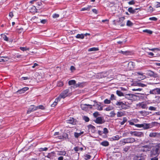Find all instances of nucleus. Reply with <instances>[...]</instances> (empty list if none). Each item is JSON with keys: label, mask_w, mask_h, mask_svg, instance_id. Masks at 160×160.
<instances>
[{"label": "nucleus", "mask_w": 160, "mask_h": 160, "mask_svg": "<svg viewBox=\"0 0 160 160\" xmlns=\"http://www.w3.org/2000/svg\"><path fill=\"white\" fill-rule=\"evenodd\" d=\"M143 143L147 144L143 145V142L141 143L139 146L140 150L143 152H147L151 151L152 147V143H148L147 142H144Z\"/></svg>", "instance_id": "f257e3e1"}, {"label": "nucleus", "mask_w": 160, "mask_h": 160, "mask_svg": "<svg viewBox=\"0 0 160 160\" xmlns=\"http://www.w3.org/2000/svg\"><path fill=\"white\" fill-rule=\"evenodd\" d=\"M151 150V157H153L154 156H158L160 153V143L152 147Z\"/></svg>", "instance_id": "f03ea898"}, {"label": "nucleus", "mask_w": 160, "mask_h": 160, "mask_svg": "<svg viewBox=\"0 0 160 160\" xmlns=\"http://www.w3.org/2000/svg\"><path fill=\"white\" fill-rule=\"evenodd\" d=\"M136 140L134 138H125L123 139L122 142L124 144L128 143H132L135 142Z\"/></svg>", "instance_id": "7ed1b4c3"}, {"label": "nucleus", "mask_w": 160, "mask_h": 160, "mask_svg": "<svg viewBox=\"0 0 160 160\" xmlns=\"http://www.w3.org/2000/svg\"><path fill=\"white\" fill-rule=\"evenodd\" d=\"M69 92V90L68 89H66L62 93H61L59 97H60V99L61 98H65V97L68 96Z\"/></svg>", "instance_id": "20e7f679"}, {"label": "nucleus", "mask_w": 160, "mask_h": 160, "mask_svg": "<svg viewBox=\"0 0 160 160\" xmlns=\"http://www.w3.org/2000/svg\"><path fill=\"white\" fill-rule=\"evenodd\" d=\"M146 158V155L144 154L138 155L134 157V160H144Z\"/></svg>", "instance_id": "39448f33"}, {"label": "nucleus", "mask_w": 160, "mask_h": 160, "mask_svg": "<svg viewBox=\"0 0 160 160\" xmlns=\"http://www.w3.org/2000/svg\"><path fill=\"white\" fill-rule=\"evenodd\" d=\"M37 107L34 105H31L28 110L27 111V113L29 114L31 112H33L36 110H37Z\"/></svg>", "instance_id": "423d86ee"}, {"label": "nucleus", "mask_w": 160, "mask_h": 160, "mask_svg": "<svg viewBox=\"0 0 160 160\" xmlns=\"http://www.w3.org/2000/svg\"><path fill=\"white\" fill-rule=\"evenodd\" d=\"M147 75L151 77H153L154 78H156L158 77L157 74L155 73L153 71L150 70L147 71Z\"/></svg>", "instance_id": "0eeeda50"}, {"label": "nucleus", "mask_w": 160, "mask_h": 160, "mask_svg": "<svg viewBox=\"0 0 160 160\" xmlns=\"http://www.w3.org/2000/svg\"><path fill=\"white\" fill-rule=\"evenodd\" d=\"M95 122L96 123L100 124H102L104 122L103 118L102 117H98L97 118Z\"/></svg>", "instance_id": "6e6552de"}, {"label": "nucleus", "mask_w": 160, "mask_h": 160, "mask_svg": "<svg viewBox=\"0 0 160 160\" xmlns=\"http://www.w3.org/2000/svg\"><path fill=\"white\" fill-rule=\"evenodd\" d=\"M89 107L90 108H92V105L89 104H82L81 105V108L84 110H86Z\"/></svg>", "instance_id": "1a4fd4ad"}, {"label": "nucleus", "mask_w": 160, "mask_h": 160, "mask_svg": "<svg viewBox=\"0 0 160 160\" xmlns=\"http://www.w3.org/2000/svg\"><path fill=\"white\" fill-rule=\"evenodd\" d=\"M28 87H25L22 89H20L18 90L16 93L18 94H21L24 93L25 91L28 90Z\"/></svg>", "instance_id": "9d476101"}, {"label": "nucleus", "mask_w": 160, "mask_h": 160, "mask_svg": "<svg viewBox=\"0 0 160 160\" xmlns=\"http://www.w3.org/2000/svg\"><path fill=\"white\" fill-rule=\"evenodd\" d=\"M125 18L124 17H121L119 18L118 20H114L113 22H115L114 23V24L115 25H116L117 24V23H122L123 22V21L125 20Z\"/></svg>", "instance_id": "9b49d317"}, {"label": "nucleus", "mask_w": 160, "mask_h": 160, "mask_svg": "<svg viewBox=\"0 0 160 160\" xmlns=\"http://www.w3.org/2000/svg\"><path fill=\"white\" fill-rule=\"evenodd\" d=\"M135 66L134 63L132 61L130 62L128 64V67L130 70H132Z\"/></svg>", "instance_id": "f8f14e48"}, {"label": "nucleus", "mask_w": 160, "mask_h": 160, "mask_svg": "<svg viewBox=\"0 0 160 160\" xmlns=\"http://www.w3.org/2000/svg\"><path fill=\"white\" fill-rule=\"evenodd\" d=\"M124 96L126 98L128 99H132L133 98L134 96H135V95L133 94H127L124 95Z\"/></svg>", "instance_id": "ddd939ff"}, {"label": "nucleus", "mask_w": 160, "mask_h": 160, "mask_svg": "<svg viewBox=\"0 0 160 160\" xmlns=\"http://www.w3.org/2000/svg\"><path fill=\"white\" fill-rule=\"evenodd\" d=\"M58 138L60 139H67L68 138V135L66 133H64L62 135L59 136Z\"/></svg>", "instance_id": "4468645a"}, {"label": "nucleus", "mask_w": 160, "mask_h": 160, "mask_svg": "<svg viewBox=\"0 0 160 160\" xmlns=\"http://www.w3.org/2000/svg\"><path fill=\"white\" fill-rule=\"evenodd\" d=\"M134 136L138 137H143V133L141 132L135 131Z\"/></svg>", "instance_id": "2eb2a0df"}, {"label": "nucleus", "mask_w": 160, "mask_h": 160, "mask_svg": "<svg viewBox=\"0 0 160 160\" xmlns=\"http://www.w3.org/2000/svg\"><path fill=\"white\" fill-rule=\"evenodd\" d=\"M66 121L67 123L72 124H74V120L73 118H70L69 119L67 120Z\"/></svg>", "instance_id": "dca6fc26"}, {"label": "nucleus", "mask_w": 160, "mask_h": 160, "mask_svg": "<svg viewBox=\"0 0 160 160\" xmlns=\"http://www.w3.org/2000/svg\"><path fill=\"white\" fill-rule=\"evenodd\" d=\"M119 52L120 53H122L123 55H129L131 53V52L128 51H120Z\"/></svg>", "instance_id": "f3484780"}, {"label": "nucleus", "mask_w": 160, "mask_h": 160, "mask_svg": "<svg viewBox=\"0 0 160 160\" xmlns=\"http://www.w3.org/2000/svg\"><path fill=\"white\" fill-rule=\"evenodd\" d=\"M138 8H136L135 9H133L132 8L130 7L128 9V11L131 13L133 14L136 12V10H137Z\"/></svg>", "instance_id": "a211bd4d"}, {"label": "nucleus", "mask_w": 160, "mask_h": 160, "mask_svg": "<svg viewBox=\"0 0 160 160\" xmlns=\"http://www.w3.org/2000/svg\"><path fill=\"white\" fill-rule=\"evenodd\" d=\"M60 101V97H58L55 99V101L53 102V103L51 104V106L52 107H54L57 105L58 102Z\"/></svg>", "instance_id": "6ab92c4d"}, {"label": "nucleus", "mask_w": 160, "mask_h": 160, "mask_svg": "<svg viewBox=\"0 0 160 160\" xmlns=\"http://www.w3.org/2000/svg\"><path fill=\"white\" fill-rule=\"evenodd\" d=\"M57 154L58 155H65L66 152L65 151H57Z\"/></svg>", "instance_id": "aec40b11"}, {"label": "nucleus", "mask_w": 160, "mask_h": 160, "mask_svg": "<svg viewBox=\"0 0 160 160\" xmlns=\"http://www.w3.org/2000/svg\"><path fill=\"white\" fill-rule=\"evenodd\" d=\"M96 107V108L98 110L101 111L102 110V107L98 104H97L94 105Z\"/></svg>", "instance_id": "412c9836"}, {"label": "nucleus", "mask_w": 160, "mask_h": 160, "mask_svg": "<svg viewBox=\"0 0 160 160\" xmlns=\"http://www.w3.org/2000/svg\"><path fill=\"white\" fill-rule=\"evenodd\" d=\"M76 37L77 38H80L81 39H83L84 38L83 34H78L76 36Z\"/></svg>", "instance_id": "4be33fe9"}, {"label": "nucleus", "mask_w": 160, "mask_h": 160, "mask_svg": "<svg viewBox=\"0 0 160 160\" xmlns=\"http://www.w3.org/2000/svg\"><path fill=\"white\" fill-rule=\"evenodd\" d=\"M116 105L118 106H121V107H123L124 105H125L122 102H117L116 103Z\"/></svg>", "instance_id": "5701e85b"}, {"label": "nucleus", "mask_w": 160, "mask_h": 160, "mask_svg": "<svg viewBox=\"0 0 160 160\" xmlns=\"http://www.w3.org/2000/svg\"><path fill=\"white\" fill-rule=\"evenodd\" d=\"M54 155V153L52 152L50 153H49L46 157L49 158H52Z\"/></svg>", "instance_id": "b1692460"}, {"label": "nucleus", "mask_w": 160, "mask_h": 160, "mask_svg": "<svg viewBox=\"0 0 160 160\" xmlns=\"http://www.w3.org/2000/svg\"><path fill=\"white\" fill-rule=\"evenodd\" d=\"M98 50H99V49H98V48L93 47V48H89L88 49V52L95 51H97Z\"/></svg>", "instance_id": "393cba45"}, {"label": "nucleus", "mask_w": 160, "mask_h": 160, "mask_svg": "<svg viewBox=\"0 0 160 160\" xmlns=\"http://www.w3.org/2000/svg\"><path fill=\"white\" fill-rule=\"evenodd\" d=\"M149 49L150 51H153L154 52H156L157 51H160V48Z\"/></svg>", "instance_id": "a878e982"}, {"label": "nucleus", "mask_w": 160, "mask_h": 160, "mask_svg": "<svg viewBox=\"0 0 160 160\" xmlns=\"http://www.w3.org/2000/svg\"><path fill=\"white\" fill-rule=\"evenodd\" d=\"M143 128L144 129H147L150 128V125L149 124H143Z\"/></svg>", "instance_id": "bb28decb"}, {"label": "nucleus", "mask_w": 160, "mask_h": 160, "mask_svg": "<svg viewBox=\"0 0 160 160\" xmlns=\"http://www.w3.org/2000/svg\"><path fill=\"white\" fill-rule=\"evenodd\" d=\"M83 132L79 133L75 132L74 134V136L76 138H78L79 136L83 133Z\"/></svg>", "instance_id": "cd10ccee"}, {"label": "nucleus", "mask_w": 160, "mask_h": 160, "mask_svg": "<svg viewBox=\"0 0 160 160\" xmlns=\"http://www.w3.org/2000/svg\"><path fill=\"white\" fill-rule=\"evenodd\" d=\"M102 145L104 146H107L109 145L108 142L107 141H104L102 142L101 143Z\"/></svg>", "instance_id": "c85d7f7f"}, {"label": "nucleus", "mask_w": 160, "mask_h": 160, "mask_svg": "<svg viewBox=\"0 0 160 160\" xmlns=\"http://www.w3.org/2000/svg\"><path fill=\"white\" fill-rule=\"evenodd\" d=\"M76 84V81L75 80H71L68 81V84L69 85H75Z\"/></svg>", "instance_id": "c756f323"}, {"label": "nucleus", "mask_w": 160, "mask_h": 160, "mask_svg": "<svg viewBox=\"0 0 160 160\" xmlns=\"http://www.w3.org/2000/svg\"><path fill=\"white\" fill-rule=\"evenodd\" d=\"M91 7L92 6H88L87 7L81 9V11H83L85 10L89 11Z\"/></svg>", "instance_id": "7c9ffc66"}, {"label": "nucleus", "mask_w": 160, "mask_h": 160, "mask_svg": "<svg viewBox=\"0 0 160 160\" xmlns=\"http://www.w3.org/2000/svg\"><path fill=\"white\" fill-rule=\"evenodd\" d=\"M116 93L119 96H124L123 93L120 91L117 90L116 91Z\"/></svg>", "instance_id": "2f4dec72"}, {"label": "nucleus", "mask_w": 160, "mask_h": 160, "mask_svg": "<svg viewBox=\"0 0 160 160\" xmlns=\"http://www.w3.org/2000/svg\"><path fill=\"white\" fill-rule=\"evenodd\" d=\"M1 36L3 38L5 41H8V38L6 35L2 34H1Z\"/></svg>", "instance_id": "473e14b6"}, {"label": "nucleus", "mask_w": 160, "mask_h": 160, "mask_svg": "<svg viewBox=\"0 0 160 160\" xmlns=\"http://www.w3.org/2000/svg\"><path fill=\"white\" fill-rule=\"evenodd\" d=\"M126 25L127 26L131 27L133 25V23L130 20H128L127 22Z\"/></svg>", "instance_id": "72a5a7b5"}, {"label": "nucleus", "mask_w": 160, "mask_h": 160, "mask_svg": "<svg viewBox=\"0 0 160 160\" xmlns=\"http://www.w3.org/2000/svg\"><path fill=\"white\" fill-rule=\"evenodd\" d=\"M20 49L22 51H24L27 50H29V48H27V47H20Z\"/></svg>", "instance_id": "f704fd0d"}, {"label": "nucleus", "mask_w": 160, "mask_h": 160, "mask_svg": "<svg viewBox=\"0 0 160 160\" xmlns=\"http://www.w3.org/2000/svg\"><path fill=\"white\" fill-rule=\"evenodd\" d=\"M157 133L156 132L150 133L149 135V136L151 137H155L156 136Z\"/></svg>", "instance_id": "c9c22d12"}, {"label": "nucleus", "mask_w": 160, "mask_h": 160, "mask_svg": "<svg viewBox=\"0 0 160 160\" xmlns=\"http://www.w3.org/2000/svg\"><path fill=\"white\" fill-rule=\"evenodd\" d=\"M123 115V113L122 112H118L117 113V117H121Z\"/></svg>", "instance_id": "e433bc0d"}, {"label": "nucleus", "mask_w": 160, "mask_h": 160, "mask_svg": "<svg viewBox=\"0 0 160 160\" xmlns=\"http://www.w3.org/2000/svg\"><path fill=\"white\" fill-rule=\"evenodd\" d=\"M112 138L113 140H118L119 139V137L118 135H117L113 137Z\"/></svg>", "instance_id": "4c0bfd02"}, {"label": "nucleus", "mask_w": 160, "mask_h": 160, "mask_svg": "<svg viewBox=\"0 0 160 160\" xmlns=\"http://www.w3.org/2000/svg\"><path fill=\"white\" fill-rule=\"evenodd\" d=\"M83 119L86 122H88L89 120V118L88 117L86 116H84V117H83Z\"/></svg>", "instance_id": "58836bf2"}, {"label": "nucleus", "mask_w": 160, "mask_h": 160, "mask_svg": "<svg viewBox=\"0 0 160 160\" xmlns=\"http://www.w3.org/2000/svg\"><path fill=\"white\" fill-rule=\"evenodd\" d=\"M143 32H146L147 33L151 34H152V31H151L150 30H148V29H146L145 30H143Z\"/></svg>", "instance_id": "ea45409f"}, {"label": "nucleus", "mask_w": 160, "mask_h": 160, "mask_svg": "<svg viewBox=\"0 0 160 160\" xmlns=\"http://www.w3.org/2000/svg\"><path fill=\"white\" fill-rule=\"evenodd\" d=\"M104 74V73L103 72L99 73L98 75L99 76V78H102L106 77V76H105L103 75Z\"/></svg>", "instance_id": "a19ab883"}, {"label": "nucleus", "mask_w": 160, "mask_h": 160, "mask_svg": "<svg viewBox=\"0 0 160 160\" xmlns=\"http://www.w3.org/2000/svg\"><path fill=\"white\" fill-rule=\"evenodd\" d=\"M158 156H154L153 157H151L152 158H151V160H158Z\"/></svg>", "instance_id": "79ce46f5"}, {"label": "nucleus", "mask_w": 160, "mask_h": 160, "mask_svg": "<svg viewBox=\"0 0 160 160\" xmlns=\"http://www.w3.org/2000/svg\"><path fill=\"white\" fill-rule=\"evenodd\" d=\"M93 115L96 118L98 116L100 115V114L98 112H96L93 113Z\"/></svg>", "instance_id": "37998d69"}, {"label": "nucleus", "mask_w": 160, "mask_h": 160, "mask_svg": "<svg viewBox=\"0 0 160 160\" xmlns=\"http://www.w3.org/2000/svg\"><path fill=\"white\" fill-rule=\"evenodd\" d=\"M63 83L62 82H58L57 84V86L58 87H61L63 85Z\"/></svg>", "instance_id": "c03bdc74"}, {"label": "nucleus", "mask_w": 160, "mask_h": 160, "mask_svg": "<svg viewBox=\"0 0 160 160\" xmlns=\"http://www.w3.org/2000/svg\"><path fill=\"white\" fill-rule=\"evenodd\" d=\"M37 109H41L42 110H44L45 109L44 107L42 105H40L38 106H37Z\"/></svg>", "instance_id": "a18cd8bd"}, {"label": "nucleus", "mask_w": 160, "mask_h": 160, "mask_svg": "<svg viewBox=\"0 0 160 160\" xmlns=\"http://www.w3.org/2000/svg\"><path fill=\"white\" fill-rule=\"evenodd\" d=\"M111 102L110 100H108L107 99H105L104 101V103L105 104H109Z\"/></svg>", "instance_id": "49530a36"}, {"label": "nucleus", "mask_w": 160, "mask_h": 160, "mask_svg": "<svg viewBox=\"0 0 160 160\" xmlns=\"http://www.w3.org/2000/svg\"><path fill=\"white\" fill-rule=\"evenodd\" d=\"M148 109L151 111H155L156 110V108L152 106H150L149 108Z\"/></svg>", "instance_id": "de8ad7c7"}, {"label": "nucleus", "mask_w": 160, "mask_h": 160, "mask_svg": "<svg viewBox=\"0 0 160 160\" xmlns=\"http://www.w3.org/2000/svg\"><path fill=\"white\" fill-rule=\"evenodd\" d=\"M127 120L126 118H123V121L122 122H121L120 123L122 125H123L125 123V122H126L127 121Z\"/></svg>", "instance_id": "09e8293b"}, {"label": "nucleus", "mask_w": 160, "mask_h": 160, "mask_svg": "<svg viewBox=\"0 0 160 160\" xmlns=\"http://www.w3.org/2000/svg\"><path fill=\"white\" fill-rule=\"evenodd\" d=\"M129 149H130V147H128V146H127V147H126L124 148L123 150L125 152H126L128 151V150Z\"/></svg>", "instance_id": "8fccbe9b"}, {"label": "nucleus", "mask_w": 160, "mask_h": 160, "mask_svg": "<svg viewBox=\"0 0 160 160\" xmlns=\"http://www.w3.org/2000/svg\"><path fill=\"white\" fill-rule=\"evenodd\" d=\"M149 20L154 21H156L157 20V18L155 17H152L149 18Z\"/></svg>", "instance_id": "3c124183"}, {"label": "nucleus", "mask_w": 160, "mask_h": 160, "mask_svg": "<svg viewBox=\"0 0 160 160\" xmlns=\"http://www.w3.org/2000/svg\"><path fill=\"white\" fill-rule=\"evenodd\" d=\"M82 86V83L79 82L77 84H75V87L77 88L78 87H80Z\"/></svg>", "instance_id": "603ef678"}, {"label": "nucleus", "mask_w": 160, "mask_h": 160, "mask_svg": "<svg viewBox=\"0 0 160 160\" xmlns=\"http://www.w3.org/2000/svg\"><path fill=\"white\" fill-rule=\"evenodd\" d=\"M135 3V2L134 0H132L129 2H128V4L129 5H134Z\"/></svg>", "instance_id": "864d4df0"}, {"label": "nucleus", "mask_w": 160, "mask_h": 160, "mask_svg": "<svg viewBox=\"0 0 160 160\" xmlns=\"http://www.w3.org/2000/svg\"><path fill=\"white\" fill-rule=\"evenodd\" d=\"M110 116L111 117H113L115 115V113H114L113 111H112L110 113Z\"/></svg>", "instance_id": "5fc2aeb1"}, {"label": "nucleus", "mask_w": 160, "mask_h": 160, "mask_svg": "<svg viewBox=\"0 0 160 160\" xmlns=\"http://www.w3.org/2000/svg\"><path fill=\"white\" fill-rule=\"evenodd\" d=\"M108 129L106 128H104L103 129V133L104 134H107L108 133Z\"/></svg>", "instance_id": "6e6d98bb"}, {"label": "nucleus", "mask_w": 160, "mask_h": 160, "mask_svg": "<svg viewBox=\"0 0 160 160\" xmlns=\"http://www.w3.org/2000/svg\"><path fill=\"white\" fill-rule=\"evenodd\" d=\"M135 126L138 127V128H141L143 127V124H135Z\"/></svg>", "instance_id": "4d7b16f0"}, {"label": "nucleus", "mask_w": 160, "mask_h": 160, "mask_svg": "<svg viewBox=\"0 0 160 160\" xmlns=\"http://www.w3.org/2000/svg\"><path fill=\"white\" fill-rule=\"evenodd\" d=\"M59 17V15L58 14L55 13L53 14L52 17L53 18H58Z\"/></svg>", "instance_id": "13d9d810"}, {"label": "nucleus", "mask_w": 160, "mask_h": 160, "mask_svg": "<svg viewBox=\"0 0 160 160\" xmlns=\"http://www.w3.org/2000/svg\"><path fill=\"white\" fill-rule=\"evenodd\" d=\"M138 86L140 87H146L147 85H145V84L141 83H138Z\"/></svg>", "instance_id": "bf43d9fd"}, {"label": "nucleus", "mask_w": 160, "mask_h": 160, "mask_svg": "<svg viewBox=\"0 0 160 160\" xmlns=\"http://www.w3.org/2000/svg\"><path fill=\"white\" fill-rule=\"evenodd\" d=\"M147 53L148 55L150 56H153L154 55V53L152 52H147Z\"/></svg>", "instance_id": "052dcab7"}, {"label": "nucleus", "mask_w": 160, "mask_h": 160, "mask_svg": "<svg viewBox=\"0 0 160 160\" xmlns=\"http://www.w3.org/2000/svg\"><path fill=\"white\" fill-rule=\"evenodd\" d=\"M48 150L47 148H41L40 149V151H46Z\"/></svg>", "instance_id": "680f3d73"}, {"label": "nucleus", "mask_w": 160, "mask_h": 160, "mask_svg": "<svg viewBox=\"0 0 160 160\" xmlns=\"http://www.w3.org/2000/svg\"><path fill=\"white\" fill-rule=\"evenodd\" d=\"M140 106L143 109L145 108L146 106V105L144 104H141L140 105Z\"/></svg>", "instance_id": "e2e57ef3"}, {"label": "nucleus", "mask_w": 160, "mask_h": 160, "mask_svg": "<svg viewBox=\"0 0 160 160\" xmlns=\"http://www.w3.org/2000/svg\"><path fill=\"white\" fill-rule=\"evenodd\" d=\"M115 99L114 95L113 94H112L111 95L110 99L112 100H115Z\"/></svg>", "instance_id": "0e129e2a"}, {"label": "nucleus", "mask_w": 160, "mask_h": 160, "mask_svg": "<svg viewBox=\"0 0 160 160\" xmlns=\"http://www.w3.org/2000/svg\"><path fill=\"white\" fill-rule=\"evenodd\" d=\"M142 89L140 88H136V89L134 88V89H132V90L133 91H141V90H142Z\"/></svg>", "instance_id": "69168bd1"}, {"label": "nucleus", "mask_w": 160, "mask_h": 160, "mask_svg": "<svg viewBox=\"0 0 160 160\" xmlns=\"http://www.w3.org/2000/svg\"><path fill=\"white\" fill-rule=\"evenodd\" d=\"M75 70V68L72 66L71 67H70V70L72 71H74Z\"/></svg>", "instance_id": "338daca9"}, {"label": "nucleus", "mask_w": 160, "mask_h": 160, "mask_svg": "<svg viewBox=\"0 0 160 160\" xmlns=\"http://www.w3.org/2000/svg\"><path fill=\"white\" fill-rule=\"evenodd\" d=\"M156 92L158 94H160V88H157L156 89Z\"/></svg>", "instance_id": "774afa93"}]
</instances>
